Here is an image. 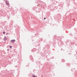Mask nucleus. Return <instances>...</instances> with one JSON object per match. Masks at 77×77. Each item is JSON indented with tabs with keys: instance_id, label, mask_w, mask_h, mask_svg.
I'll return each mask as SVG.
<instances>
[{
	"instance_id": "20e7f679",
	"label": "nucleus",
	"mask_w": 77,
	"mask_h": 77,
	"mask_svg": "<svg viewBox=\"0 0 77 77\" xmlns=\"http://www.w3.org/2000/svg\"><path fill=\"white\" fill-rule=\"evenodd\" d=\"M12 46H10V48H12Z\"/></svg>"
},
{
	"instance_id": "7ed1b4c3",
	"label": "nucleus",
	"mask_w": 77,
	"mask_h": 77,
	"mask_svg": "<svg viewBox=\"0 0 77 77\" xmlns=\"http://www.w3.org/2000/svg\"><path fill=\"white\" fill-rule=\"evenodd\" d=\"M3 34H5V32H3Z\"/></svg>"
},
{
	"instance_id": "423d86ee",
	"label": "nucleus",
	"mask_w": 77,
	"mask_h": 77,
	"mask_svg": "<svg viewBox=\"0 0 77 77\" xmlns=\"http://www.w3.org/2000/svg\"><path fill=\"white\" fill-rule=\"evenodd\" d=\"M44 19V20H45V19H46L45 18Z\"/></svg>"
},
{
	"instance_id": "39448f33",
	"label": "nucleus",
	"mask_w": 77,
	"mask_h": 77,
	"mask_svg": "<svg viewBox=\"0 0 77 77\" xmlns=\"http://www.w3.org/2000/svg\"><path fill=\"white\" fill-rule=\"evenodd\" d=\"M7 5H9V3H7Z\"/></svg>"
},
{
	"instance_id": "f257e3e1",
	"label": "nucleus",
	"mask_w": 77,
	"mask_h": 77,
	"mask_svg": "<svg viewBox=\"0 0 77 77\" xmlns=\"http://www.w3.org/2000/svg\"><path fill=\"white\" fill-rule=\"evenodd\" d=\"M11 42H12V43H14V42H15V40H11Z\"/></svg>"
},
{
	"instance_id": "f03ea898",
	"label": "nucleus",
	"mask_w": 77,
	"mask_h": 77,
	"mask_svg": "<svg viewBox=\"0 0 77 77\" xmlns=\"http://www.w3.org/2000/svg\"><path fill=\"white\" fill-rule=\"evenodd\" d=\"M4 40L5 41H6V40H7V38H4Z\"/></svg>"
}]
</instances>
